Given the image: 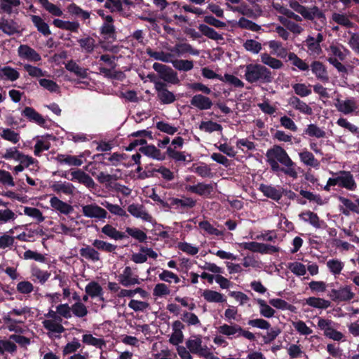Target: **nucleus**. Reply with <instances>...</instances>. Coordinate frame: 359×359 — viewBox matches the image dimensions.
I'll return each instance as SVG.
<instances>
[{"label": "nucleus", "mask_w": 359, "mask_h": 359, "mask_svg": "<svg viewBox=\"0 0 359 359\" xmlns=\"http://www.w3.org/2000/svg\"><path fill=\"white\" fill-rule=\"evenodd\" d=\"M332 292L335 299L339 301H348L355 296L350 286H344L338 290H334Z\"/></svg>", "instance_id": "c9c22d12"}, {"label": "nucleus", "mask_w": 359, "mask_h": 359, "mask_svg": "<svg viewBox=\"0 0 359 359\" xmlns=\"http://www.w3.org/2000/svg\"><path fill=\"white\" fill-rule=\"evenodd\" d=\"M239 245L245 250H248L253 252H259L261 254L273 253L279 251V248L276 246L255 241L243 242L240 243Z\"/></svg>", "instance_id": "423d86ee"}, {"label": "nucleus", "mask_w": 359, "mask_h": 359, "mask_svg": "<svg viewBox=\"0 0 359 359\" xmlns=\"http://www.w3.org/2000/svg\"><path fill=\"white\" fill-rule=\"evenodd\" d=\"M306 15H302L305 19L312 20L315 18L320 20L321 22L325 20V14L317 7L313 6L312 8H305Z\"/></svg>", "instance_id": "37998d69"}, {"label": "nucleus", "mask_w": 359, "mask_h": 359, "mask_svg": "<svg viewBox=\"0 0 359 359\" xmlns=\"http://www.w3.org/2000/svg\"><path fill=\"white\" fill-rule=\"evenodd\" d=\"M13 233V229H10L8 232L0 236V249L5 250L11 248L15 243V237L9 235Z\"/></svg>", "instance_id": "3c124183"}, {"label": "nucleus", "mask_w": 359, "mask_h": 359, "mask_svg": "<svg viewBox=\"0 0 359 359\" xmlns=\"http://www.w3.org/2000/svg\"><path fill=\"white\" fill-rule=\"evenodd\" d=\"M101 231L104 235L116 241L122 240L127 237L124 233L118 231L115 227L110 224L104 225L102 228Z\"/></svg>", "instance_id": "e433bc0d"}, {"label": "nucleus", "mask_w": 359, "mask_h": 359, "mask_svg": "<svg viewBox=\"0 0 359 359\" xmlns=\"http://www.w3.org/2000/svg\"><path fill=\"white\" fill-rule=\"evenodd\" d=\"M129 137H140V140H134L131 142L126 149L127 151H132L139 145L145 144L147 143V140H145L146 137H148L149 140L153 139L152 133L147 130L133 132L130 135Z\"/></svg>", "instance_id": "dca6fc26"}, {"label": "nucleus", "mask_w": 359, "mask_h": 359, "mask_svg": "<svg viewBox=\"0 0 359 359\" xmlns=\"http://www.w3.org/2000/svg\"><path fill=\"white\" fill-rule=\"evenodd\" d=\"M305 304L316 309H325L330 307V302L323 298L311 297L305 299Z\"/></svg>", "instance_id": "58836bf2"}, {"label": "nucleus", "mask_w": 359, "mask_h": 359, "mask_svg": "<svg viewBox=\"0 0 359 359\" xmlns=\"http://www.w3.org/2000/svg\"><path fill=\"white\" fill-rule=\"evenodd\" d=\"M85 292L90 295L91 298L97 297L102 302L104 301L103 297V289L97 282L90 281L86 285Z\"/></svg>", "instance_id": "a878e982"}, {"label": "nucleus", "mask_w": 359, "mask_h": 359, "mask_svg": "<svg viewBox=\"0 0 359 359\" xmlns=\"http://www.w3.org/2000/svg\"><path fill=\"white\" fill-rule=\"evenodd\" d=\"M245 79L250 83L259 82L270 83L273 80L271 72L264 66L257 64L246 65Z\"/></svg>", "instance_id": "f03ea898"}, {"label": "nucleus", "mask_w": 359, "mask_h": 359, "mask_svg": "<svg viewBox=\"0 0 359 359\" xmlns=\"http://www.w3.org/2000/svg\"><path fill=\"white\" fill-rule=\"evenodd\" d=\"M155 89L157 92L158 99L163 104H168L175 102V95L166 88L164 83L161 81L156 82Z\"/></svg>", "instance_id": "f8f14e48"}, {"label": "nucleus", "mask_w": 359, "mask_h": 359, "mask_svg": "<svg viewBox=\"0 0 359 359\" xmlns=\"http://www.w3.org/2000/svg\"><path fill=\"white\" fill-rule=\"evenodd\" d=\"M140 151L145 156L158 161H163L165 158V156L153 144L142 147Z\"/></svg>", "instance_id": "bb28decb"}, {"label": "nucleus", "mask_w": 359, "mask_h": 359, "mask_svg": "<svg viewBox=\"0 0 359 359\" xmlns=\"http://www.w3.org/2000/svg\"><path fill=\"white\" fill-rule=\"evenodd\" d=\"M0 136L4 140L9 141L13 144L18 143L20 139V134L10 128H0Z\"/></svg>", "instance_id": "c03bdc74"}, {"label": "nucleus", "mask_w": 359, "mask_h": 359, "mask_svg": "<svg viewBox=\"0 0 359 359\" xmlns=\"http://www.w3.org/2000/svg\"><path fill=\"white\" fill-rule=\"evenodd\" d=\"M83 155L72 156L69 154H59L56 156L55 160L60 164H65L69 166H81L83 164Z\"/></svg>", "instance_id": "a211bd4d"}, {"label": "nucleus", "mask_w": 359, "mask_h": 359, "mask_svg": "<svg viewBox=\"0 0 359 359\" xmlns=\"http://www.w3.org/2000/svg\"><path fill=\"white\" fill-rule=\"evenodd\" d=\"M118 283L124 287H130L140 283L138 276L136 275L130 266H126L118 276Z\"/></svg>", "instance_id": "1a4fd4ad"}, {"label": "nucleus", "mask_w": 359, "mask_h": 359, "mask_svg": "<svg viewBox=\"0 0 359 359\" xmlns=\"http://www.w3.org/2000/svg\"><path fill=\"white\" fill-rule=\"evenodd\" d=\"M62 323V319L43 320L42 325L48 331L47 334L50 338H59L61 334L65 331Z\"/></svg>", "instance_id": "0eeeda50"}, {"label": "nucleus", "mask_w": 359, "mask_h": 359, "mask_svg": "<svg viewBox=\"0 0 359 359\" xmlns=\"http://www.w3.org/2000/svg\"><path fill=\"white\" fill-rule=\"evenodd\" d=\"M172 204L182 208H192L196 205V201L191 197L183 196L182 198H172Z\"/></svg>", "instance_id": "680f3d73"}, {"label": "nucleus", "mask_w": 359, "mask_h": 359, "mask_svg": "<svg viewBox=\"0 0 359 359\" xmlns=\"http://www.w3.org/2000/svg\"><path fill=\"white\" fill-rule=\"evenodd\" d=\"M334 177L337 186L351 191L356 190L357 183L350 171H339L334 174Z\"/></svg>", "instance_id": "39448f33"}, {"label": "nucleus", "mask_w": 359, "mask_h": 359, "mask_svg": "<svg viewBox=\"0 0 359 359\" xmlns=\"http://www.w3.org/2000/svg\"><path fill=\"white\" fill-rule=\"evenodd\" d=\"M129 137H140V140H134L131 142L126 149L127 151H132L139 145L145 144L147 143V140H145L146 137H148L149 140L153 139L152 133L147 130L133 132L130 135Z\"/></svg>", "instance_id": "f3484780"}, {"label": "nucleus", "mask_w": 359, "mask_h": 359, "mask_svg": "<svg viewBox=\"0 0 359 359\" xmlns=\"http://www.w3.org/2000/svg\"><path fill=\"white\" fill-rule=\"evenodd\" d=\"M218 332L228 337L229 339L239 337L241 326L238 324H223L217 328Z\"/></svg>", "instance_id": "393cba45"}, {"label": "nucleus", "mask_w": 359, "mask_h": 359, "mask_svg": "<svg viewBox=\"0 0 359 359\" xmlns=\"http://www.w3.org/2000/svg\"><path fill=\"white\" fill-rule=\"evenodd\" d=\"M181 186L185 191L195 194L204 198H209L214 190L212 184L204 182L196 183V177L193 175L186 176L182 182Z\"/></svg>", "instance_id": "7ed1b4c3"}, {"label": "nucleus", "mask_w": 359, "mask_h": 359, "mask_svg": "<svg viewBox=\"0 0 359 359\" xmlns=\"http://www.w3.org/2000/svg\"><path fill=\"white\" fill-rule=\"evenodd\" d=\"M198 226L209 235L222 236L224 234V230H219L207 220L200 222L198 223Z\"/></svg>", "instance_id": "a18cd8bd"}, {"label": "nucleus", "mask_w": 359, "mask_h": 359, "mask_svg": "<svg viewBox=\"0 0 359 359\" xmlns=\"http://www.w3.org/2000/svg\"><path fill=\"white\" fill-rule=\"evenodd\" d=\"M180 54L181 51L177 47L171 49L170 51H160V56L158 57V60L165 62H172L174 58Z\"/></svg>", "instance_id": "4d7b16f0"}, {"label": "nucleus", "mask_w": 359, "mask_h": 359, "mask_svg": "<svg viewBox=\"0 0 359 359\" xmlns=\"http://www.w3.org/2000/svg\"><path fill=\"white\" fill-rule=\"evenodd\" d=\"M32 21L37 30L44 36L50 34L48 25L39 15H32Z\"/></svg>", "instance_id": "de8ad7c7"}, {"label": "nucleus", "mask_w": 359, "mask_h": 359, "mask_svg": "<svg viewBox=\"0 0 359 359\" xmlns=\"http://www.w3.org/2000/svg\"><path fill=\"white\" fill-rule=\"evenodd\" d=\"M299 160L302 164L306 166L318 169L320 167V161L316 158L313 154L306 149H302L299 153Z\"/></svg>", "instance_id": "6ab92c4d"}, {"label": "nucleus", "mask_w": 359, "mask_h": 359, "mask_svg": "<svg viewBox=\"0 0 359 359\" xmlns=\"http://www.w3.org/2000/svg\"><path fill=\"white\" fill-rule=\"evenodd\" d=\"M198 29L202 35L207 36L209 39L214 40H222L223 37L222 34L217 33L213 28L208 26L207 25H200Z\"/></svg>", "instance_id": "8fccbe9b"}, {"label": "nucleus", "mask_w": 359, "mask_h": 359, "mask_svg": "<svg viewBox=\"0 0 359 359\" xmlns=\"http://www.w3.org/2000/svg\"><path fill=\"white\" fill-rule=\"evenodd\" d=\"M92 245L96 248L97 250H102L107 252H113L117 248L116 245L99 239L94 240Z\"/></svg>", "instance_id": "6e6d98bb"}, {"label": "nucleus", "mask_w": 359, "mask_h": 359, "mask_svg": "<svg viewBox=\"0 0 359 359\" xmlns=\"http://www.w3.org/2000/svg\"><path fill=\"white\" fill-rule=\"evenodd\" d=\"M24 214L34 219L37 223L43 222L45 220V217L43 215V212L36 208L25 207Z\"/></svg>", "instance_id": "864d4df0"}, {"label": "nucleus", "mask_w": 359, "mask_h": 359, "mask_svg": "<svg viewBox=\"0 0 359 359\" xmlns=\"http://www.w3.org/2000/svg\"><path fill=\"white\" fill-rule=\"evenodd\" d=\"M287 267L297 276H303L306 273V266L299 262L288 263Z\"/></svg>", "instance_id": "13d9d810"}, {"label": "nucleus", "mask_w": 359, "mask_h": 359, "mask_svg": "<svg viewBox=\"0 0 359 359\" xmlns=\"http://www.w3.org/2000/svg\"><path fill=\"white\" fill-rule=\"evenodd\" d=\"M259 190L262 192L266 197L274 201L280 200L283 196L282 189L272 185L261 184Z\"/></svg>", "instance_id": "412c9836"}, {"label": "nucleus", "mask_w": 359, "mask_h": 359, "mask_svg": "<svg viewBox=\"0 0 359 359\" xmlns=\"http://www.w3.org/2000/svg\"><path fill=\"white\" fill-rule=\"evenodd\" d=\"M30 273L32 281L34 283H39L41 285L45 284L50 276V272L41 269L36 265H32L31 266Z\"/></svg>", "instance_id": "aec40b11"}, {"label": "nucleus", "mask_w": 359, "mask_h": 359, "mask_svg": "<svg viewBox=\"0 0 359 359\" xmlns=\"http://www.w3.org/2000/svg\"><path fill=\"white\" fill-rule=\"evenodd\" d=\"M338 200L342 204L340 210L344 215L348 216L351 211L359 213V206L357 203H355L350 199L341 196L338 197Z\"/></svg>", "instance_id": "7c9ffc66"}, {"label": "nucleus", "mask_w": 359, "mask_h": 359, "mask_svg": "<svg viewBox=\"0 0 359 359\" xmlns=\"http://www.w3.org/2000/svg\"><path fill=\"white\" fill-rule=\"evenodd\" d=\"M202 297L210 303H224L226 301L224 294L210 289L205 290L202 293Z\"/></svg>", "instance_id": "2f4dec72"}, {"label": "nucleus", "mask_w": 359, "mask_h": 359, "mask_svg": "<svg viewBox=\"0 0 359 359\" xmlns=\"http://www.w3.org/2000/svg\"><path fill=\"white\" fill-rule=\"evenodd\" d=\"M257 304L259 306V313L262 316L270 318L274 316L276 311L262 299H257Z\"/></svg>", "instance_id": "4c0bfd02"}, {"label": "nucleus", "mask_w": 359, "mask_h": 359, "mask_svg": "<svg viewBox=\"0 0 359 359\" xmlns=\"http://www.w3.org/2000/svg\"><path fill=\"white\" fill-rule=\"evenodd\" d=\"M303 134L310 137H316L317 139L326 137V132L315 123L307 125L304 130Z\"/></svg>", "instance_id": "f704fd0d"}, {"label": "nucleus", "mask_w": 359, "mask_h": 359, "mask_svg": "<svg viewBox=\"0 0 359 359\" xmlns=\"http://www.w3.org/2000/svg\"><path fill=\"white\" fill-rule=\"evenodd\" d=\"M289 104L304 114L311 115L313 113L312 108L297 97H290Z\"/></svg>", "instance_id": "473e14b6"}, {"label": "nucleus", "mask_w": 359, "mask_h": 359, "mask_svg": "<svg viewBox=\"0 0 359 359\" xmlns=\"http://www.w3.org/2000/svg\"><path fill=\"white\" fill-rule=\"evenodd\" d=\"M70 175L71 177L69 178V180L73 182L81 183L88 188H94L95 185L93 178L89 175L80 169L71 170Z\"/></svg>", "instance_id": "9d476101"}, {"label": "nucleus", "mask_w": 359, "mask_h": 359, "mask_svg": "<svg viewBox=\"0 0 359 359\" xmlns=\"http://www.w3.org/2000/svg\"><path fill=\"white\" fill-rule=\"evenodd\" d=\"M266 161L274 172L281 170L286 175L297 179L298 172L296 164L289 156L286 151L280 146L274 145L266 153Z\"/></svg>", "instance_id": "f257e3e1"}, {"label": "nucleus", "mask_w": 359, "mask_h": 359, "mask_svg": "<svg viewBox=\"0 0 359 359\" xmlns=\"http://www.w3.org/2000/svg\"><path fill=\"white\" fill-rule=\"evenodd\" d=\"M299 216L301 219L306 222H309L315 228H320L321 222L317 214L311 211H306L301 213Z\"/></svg>", "instance_id": "79ce46f5"}, {"label": "nucleus", "mask_w": 359, "mask_h": 359, "mask_svg": "<svg viewBox=\"0 0 359 359\" xmlns=\"http://www.w3.org/2000/svg\"><path fill=\"white\" fill-rule=\"evenodd\" d=\"M17 218V215L11 209H0V224H6L14 222Z\"/></svg>", "instance_id": "338daca9"}, {"label": "nucleus", "mask_w": 359, "mask_h": 359, "mask_svg": "<svg viewBox=\"0 0 359 359\" xmlns=\"http://www.w3.org/2000/svg\"><path fill=\"white\" fill-rule=\"evenodd\" d=\"M82 342L88 346H92L99 349L105 348L107 344L102 337H95L90 333H86L82 336Z\"/></svg>", "instance_id": "c85d7f7f"}, {"label": "nucleus", "mask_w": 359, "mask_h": 359, "mask_svg": "<svg viewBox=\"0 0 359 359\" xmlns=\"http://www.w3.org/2000/svg\"><path fill=\"white\" fill-rule=\"evenodd\" d=\"M18 53L22 57H25L33 61L40 60L39 55L29 46H19Z\"/></svg>", "instance_id": "bf43d9fd"}, {"label": "nucleus", "mask_w": 359, "mask_h": 359, "mask_svg": "<svg viewBox=\"0 0 359 359\" xmlns=\"http://www.w3.org/2000/svg\"><path fill=\"white\" fill-rule=\"evenodd\" d=\"M326 265L330 272L334 276L339 275L344 267V263L338 259H329Z\"/></svg>", "instance_id": "49530a36"}, {"label": "nucleus", "mask_w": 359, "mask_h": 359, "mask_svg": "<svg viewBox=\"0 0 359 359\" xmlns=\"http://www.w3.org/2000/svg\"><path fill=\"white\" fill-rule=\"evenodd\" d=\"M20 77V73L9 66L0 67V79L3 81H15Z\"/></svg>", "instance_id": "72a5a7b5"}, {"label": "nucleus", "mask_w": 359, "mask_h": 359, "mask_svg": "<svg viewBox=\"0 0 359 359\" xmlns=\"http://www.w3.org/2000/svg\"><path fill=\"white\" fill-rule=\"evenodd\" d=\"M311 70L316 77L321 81L328 80L327 74L324 65L320 62H314L311 65Z\"/></svg>", "instance_id": "09e8293b"}, {"label": "nucleus", "mask_w": 359, "mask_h": 359, "mask_svg": "<svg viewBox=\"0 0 359 359\" xmlns=\"http://www.w3.org/2000/svg\"><path fill=\"white\" fill-rule=\"evenodd\" d=\"M126 232L128 236L139 242H144L147 238V234L143 231L135 227H127L126 229Z\"/></svg>", "instance_id": "69168bd1"}, {"label": "nucleus", "mask_w": 359, "mask_h": 359, "mask_svg": "<svg viewBox=\"0 0 359 359\" xmlns=\"http://www.w3.org/2000/svg\"><path fill=\"white\" fill-rule=\"evenodd\" d=\"M158 278L160 280L168 283H174L177 284L180 282V278L177 274L166 269H163L162 271L158 273Z\"/></svg>", "instance_id": "5fc2aeb1"}, {"label": "nucleus", "mask_w": 359, "mask_h": 359, "mask_svg": "<svg viewBox=\"0 0 359 359\" xmlns=\"http://www.w3.org/2000/svg\"><path fill=\"white\" fill-rule=\"evenodd\" d=\"M49 202L53 210L62 215H68L74 211V208L70 204L60 200L55 196H52Z\"/></svg>", "instance_id": "2eb2a0df"}, {"label": "nucleus", "mask_w": 359, "mask_h": 359, "mask_svg": "<svg viewBox=\"0 0 359 359\" xmlns=\"http://www.w3.org/2000/svg\"><path fill=\"white\" fill-rule=\"evenodd\" d=\"M171 291L168 285L163 283H157L153 289V295L155 297H163L170 294Z\"/></svg>", "instance_id": "0e129e2a"}, {"label": "nucleus", "mask_w": 359, "mask_h": 359, "mask_svg": "<svg viewBox=\"0 0 359 359\" xmlns=\"http://www.w3.org/2000/svg\"><path fill=\"white\" fill-rule=\"evenodd\" d=\"M334 106L337 109L344 114H349L354 112L357 109V103L354 98L335 100Z\"/></svg>", "instance_id": "ddd939ff"}, {"label": "nucleus", "mask_w": 359, "mask_h": 359, "mask_svg": "<svg viewBox=\"0 0 359 359\" xmlns=\"http://www.w3.org/2000/svg\"><path fill=\"white\" fill-rule=\"evenodd\" d=\"M128 212L135 218L141 219L147 222H152V216L147 211L144 205L138 203H132L128 207Z\"/></svg>", "instance_id": "9b49d317"}, {"label": "nucleus", "mask_w": 359, "mask_h": 359, "mask_svg": "<svg viewBox=\"0 0 359 359\" xmlns=\"http://www.w3.org/2000/svg\"><path fill=\"white\" fill-rule=\"evenodd\" d=\"M0 30L8 35L20 33V27L12 20L1 18L0 20Z\"/></svg>", "instance_id": "cd10ccee"}, {"label": "nucleus", "mask_w": 359, "mask_h": 359, "mask_svg": "<svg viewBox=\"0 0 359 359\" xmlns=\"http://www.w3.org/2000/svg\"><path fill=\"white\" fill-rule=\"evenodd\" d=\"M22 115L39 126H43L46 124L45 118L32 107H26L22 111Z\"/></svg>", "instance_id": "b1692460"}, {"label": "nucleus", "mask_w": 359, "mask_h": 359, "mask_svg": "<svg viewBox=\"0 0 359 359\" xmlns=\"http://www.w3.org/2000/svg\"><path fill=\"white\" fill-rule=\"evenodd\" d=\"M81 208L83 215L86 217L99 220L107 218V212L95 203L82 205Z\"/></svg>", "instance_id": "6e6552de"}, {"label": "nucleus", "mask_w": 359, "mask_h": 359, "mask_svg": "<svg viewBox=\"0 0 359 359\" xmlns=\"http://www.w3.org/2000/svg\"><path fill=\"white\" fill-rule=\"evenodd\" d=\"M100 29L101 34L108 43H112L116 40L115 28L112 24L104 23Z\"/></svg>", "instance_id": "ea45409f"}, {"label": "nucleus", "mask_w": 359, "mask_h": 359, "mask_svg": "<svg viewBox=\"0 0 359 359\" xmlns=\"http://www.w3.org/2000/svg\"><path fill=\"white\" fill-rule=\"evenodd\" d=\"M67 70L71 72H73L76 76L81 78H85L87 76V69L81 67L76 62L73 61H69L65 65Z\"/></svg>", "instance_id": "774afa93"}, {"label": "nucleus", "mask_w": 359, "mask_h": 359, "mask_svg": "<svg viewBox=\"0 0 359 359\" xmlns=\"http://www.w3.org/2000/svg\"><path fill=\"white\" fill-rule=\"evenodd\" d=\"M191 104L200 110H207L212 107V102L211 100L201 94H197L192 97Z\"/></svg>", "instance_id": "5701e85b"}, {"label": "nucleus", "mask_w": 359, "mask_h": 359, "mask_svg": "<svg viewBox=\"0 0 359 359\" xmlns=\"http://www.w3.org/2000/svg\"><path fill=\"white\" fill-rule=\"evenodd\" d=\"M292 325L300 335L308 336L313 333L312 329L302 320H292Z\"/></svg>", "instance_id": "603ef678"}, {"label": "nucleus", "mask_w": 359, "mask_h": 359, "mask_svg": "<svg viewBox=\"0 0 359 359\" xmlns=\"http://www.w3.org/2000/svg\"><path fill=\"white\" fill-rule=\"evenodd\" d=\"M202 343V337L195 335L187 339L186 346L191 353L201 356L202 353H204V350L208 348L207 346H203Z\"/></svg>", "instance_id": "4468645a"}, {"label": "nucleus", "mask_w": 359, "mask_h": 359, "mask_svg": "<svg viewBox=\"0 0 359 359\" xmlns=\"http://www.w3.org/2000/svg\"><path fill=\"white\" fill-rule=\"evenodd\" d=\"M72 314L77 318H83L88 313L87 306L81 302H76L72 305Z\"/></svg>", "instance_id": "e2e57ef3"}, {"label": "nucleus", "mask_w": 359, "mask_h": 359, "mask_svg": "<svg viewBox=\"0 0 359 359\" xmlns=\"http://www.w3.org/2000/svg\"><path fill=\"white\" fill-rule=\"evenodd\" d=\"M79 253L82 257L93 262L100 260V254L93 246L86 245L80 249Z\"/></svg>", "instance_id": "c756f323"}, {"label": "nucleus", "mask_w": 359, "mask_h": 359, "mask_svg": "<svg viewBox=\"0 0 359 359\" xmlns=\"http://www.w3.org/2000/svg\"><path fill=\"white\" fill-rule=\"evenodd\" d=\"M337 324L330 319L319 318L317 323L318 327L323 332L325 337L334 341H344V334L337 330Z\"/></svg>", "instance_id": "20e7f679"}, {"label": "nucleus", "mask_w": 359, "mask_h": 359, "mask_svg": "<svg viewBox=\"0 0 359 359\" xmlns=\"http://www.w3.org/2000/svg\"><path fill=\"white\" fill-rule=\"evenodd\" d=\"M198 128L201 130L209 133H213L215 131L221 132L222 130V126L220 124L212 121H202L200 123Z\"/></svg>", "instance_id": "052dcab7"}, {"label": "nucleus", "mask_w": 359, "mask_h": 359, "mask_svg": "<svg viewBox=\"0 0 359 359\" xmlns=\"http://www.w3.org/2000/svg\"><path fill=\"white\" fill-rule=\"evenodd\" d=\"M67 12L72 15H74L76 18H81L82 20H85L90 18V13L83 10L81 7L77 6L74 3H72L68 5Z\"/></svg>", "instance_id": "a19ab883"}, {"label": "nucleus", "mask_w": 359, "mask_h": 359, "mask_svg": "<svg viewBox=\"0 0 359 359\" xmlns=\"http://www.w3.org/2000/svg\"><path fill=\"white\" fill-rule=\"evenodd\" d=\"M51 189L57 194H64L67 196H72L74 192V186L67 182H54L50 184Z\"/></svg>", "instance_id": "4be33fe9"}]
</instances>
